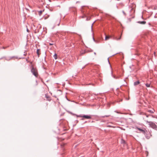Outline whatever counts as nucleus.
Segmentation results:
<instances>
[{"mask_svg": "<svg viewBox=\"0 0 157 157\" xmlns=\"http://www.w3.org/2000/svg\"><path fill=\"white\" fill-rule=\"evenodd\" d=\"M82 120H83V119L82 118Z\"/></svg>", "mask_w": 157, "mask_h": 157, "instance_id": "a211bd4d", "label": "nucleus"}, {"mask_svg": "<svg viewBox=\"0 0 157 157\" xmlns=\"http://www.w3.org/2000/svg\"><path fill=\"white\" fill-rule=\"evenodd\" d=\"M146 86L147 87H151V84H148V83H146ZM151 87H152V86H151Z\"/></svg>", "mask_w": 157, "mask_h": 157, "instance_id": "0eeeda50", "label": "nucleus"}, {"mask_svg": "<svg viewBox=\"0 0 157 157\" xmlns=\"http://www.w3.org/2000/svg\"><path fill=\"white\" fill-rule=\"evenodd\" d=\"M136 128L139 130L141 132H142V133H143L144 134H145V131L144 130H143V129H141L140 128Z\"/></svg>", "mask_w": 157, "mask_h": 157, "instance_id": "20e7f679", "label": "nucleus"}, {"mask_svg": "<svg viewBox=\"0 0 157 157\" xmlns=\"http://www.w3.org/2000/svg\"><path fill=\"white\" fill-rule=\"evenodd\" d=\"M110 37V36H106L105 37V40H107L109 39Z\"/></svg>", "mask_w": 157, "mask_h": 157, "instance_id": "1a4fd4ad", "label": "nucleus"}, {"mask_svg": "<svg viewBox=\"0 0 157 157\" xmlns=\"http://www.w3.org/2000/svg\"><path fill=\"white\" fill-rule=\"evenodd\" d=\"M44 11V10H40V11H39V14L40 15Z\"/></svg>", "mask_w": 157, "mask_h": 157, "instance_id": "ddd939ff", "label": "nucleus"}, {"mask_svg": "<svg viewBox=\"0 0 157 157\" xmlns=\"http://www.w3.org/2000/svg\"><path fill=\"white\" fill-rule=\"evenodd\" d=\"M138 23L143 24H144L146 23V22L145 21H139Z\"/></svg>", "mask_w": 157, "mask_h": 157, "instance_id": "6e6552de", "label": "nucleus"}, {"mask_svg": "<svg viewBox=\"0 0 157 157\" xmlns=\"http://www.w3.org/2000/svg\"><path fill=\"white\" fill-rule=\"evenodd\" d=\"M37 54L38 56H39L40 55V49H38L37 50Z\"/></svg>", "mask_w": 157, "mask_h": 157, "instance_id": "39448f33", "label": "nucleus"}, {"mask_svg": "<svg viewBox=\"0 0 157 157\" xmlns=\"http://www.w3.org/2000/svg\"><path fill=\"white\" fill-rule=\"evenodd\" d=\"M121 143H125V141L123 140H122L121 141Z\"/></svg>", "mask_w": 157, "mask_h": 157, "instance_id": "dca6fc26", "label": "nucleus"}, {"mask_svg": "<svg viewBox=\"0 0 157 157\" xmlns=\"http://www.w3.org/2000/svg\"><path fill=\"white\" fill-rule=\"evenodd\" d=\"M54 57L55 59H57V55L56 54H55L54 55Z\"/></svg>", "mask_w": 157, "mask_h": 157, "instance_id": "9b49d317", "label": "nucleus"}, {"mask_svg": "<svg viewBox=\"0 0 157 157\" xmlns=\"http://www.w3.org/2000/svg\"><path fill=\"white\" fill-rule=\"evenodd\" d=\"M151 9L154 10H157V6H152Z\"/></svg>", "mask_w": 157, "mask_h": 157, "instance_id": "9d476101", "label": "nucleus"}, {"mask_svg": "<svg viewBox=\"0 0 157 157\" xmlns=\"http://www.w3.org/2000/svg\"><path fill=\"white\" fill-rule=\"evenodd\" d=\"M46 98L48 99V100L49 101L51 100V99L49 97L47 96H46Z\"/></svg>", "mask_w": 157, "mask_h": 157, "instance_id": "f8f14e48", "label": "nucleus"}, {"mask_svg": "<svg viewBox=\"0 0 157 157\" xmlns=\"http://www.w3.org/2000/svg\"><path fill=\"white\" fill-rule=\"evenodd\" d=\"M50 44V45H53V44H51V43H50V44Z\"/></svg>", "mask_w": 157, "mask_h": 157, "instance_id": "f3484780", "label": "nucleus"}, {"mask_svg": "<svg viewBox=\"0 0 157 157\" xmlns=\"http://www.w3.org/2000/svg\"><path fill=\"white\" fill-rule=\"evenodd\" d=\"M147 122L149 124V125L153 128H157V126L155 123L147 121Z\"/></svg>", "mask_w": 157, "mask_h": 157, "instance_id": "f03ea898", "label": "nucleus"}, {"mask_svg": "<svg viewBox=\"0 0 157 157\" xmlns=\"http://www.w3.org/2000/svg\"><path fill=\"white\" fill-rule=\"evenodd\" d=\"M140 83V82L139 81H137L135 82H134V85L136 86V85H137L139 84Z\"/></svg>", "mask_w": 157, "mask_h": 157, "instance_id": "423d86ee", "label": "nucleus"}, {"mask_svg": "<svg viewBox=\"0 0 157 157\" xmlns=\"http://www.w3.org/2000/svg\"><path fill=\"white\" fill-rule=\"evenodd\" d=\"M80 117L85 118L87 119H90L91 118V117L90 115H84L83 116L80 115L79 116Z\"/></svg>", "mask_w": 157, "mask_h": 157, "instance_id": "7ed1b4c3", "label": "nucleus"}, {"mask_svg": "<svg viewBox=\"0 0 157 157\" xmlns=\"http://www.w3.org/2000/svg\"><path fill=\"white\" fill-rule=\"evenodd\" d=\"M31 72L36 77L38 76V74L36 68H34V67H33L31 70Z\"/></svg>", "mask_w": 157, "mask_h": 157, "instance_id": "f257e3e1", "label": "nucleus"}, {"mask_svg": "<svg viewBox=\"0 0 157 157\" xmlns=\"http://www.w3.org/2000/svg\"><path fill=\"white\" fill-rule=\"evenodd\" d=\"M122 34V33H121V36H120V37H119V38H116V39L117 40H120L121 39V36Z\"/></svg>", "mask_w": 157, "mask_h": 157, "instance_id": "4468645a", "label": "nucleus"}, {"mask_svg": "<svg viewBox=\"0 0 157 157\" xmlns=\"http://www.w3.org/2000/svg\"><path fill=\"white\" fill-rule=\"evenodd\" d=\"M86 52V51H84L83 52H82L81 53V55H83L84 54H85V53Z\"/></svg>", "mask_w": 157, "mask_h": 157, "instance_id": "2eb2a0df", "label": "nucleus"}]
</instances>
